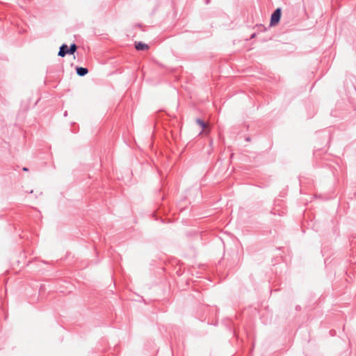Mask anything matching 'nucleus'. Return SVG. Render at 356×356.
Returning <instances> with one entry per match:
<instances>
[{"mask_svg": "<svg viewBox=\"0 0 356 356\" xmlns=\"http://www.w3.org/2000/svg\"><path fill=\"white\" fill-rule=\"evenodd\" d=\"M281 17H282V8H277L271 14L270 20V26H274L277 25L280 22Z\"/></svg>", "mask_w": 356, "mask_h": 356, "instance_id": "f257e3e1", "label": "nucleus"}, {"mask_svg": "<svg viewBox=\"0 0 356 356\" xmlns=\"http://www.w3.org/2000/svg\"><path fill=\"white\" fill-rule=\"evenodd\" d=\"M67 54H69V48L66 44H63L59 49V51L58 56L60 57H64Z\"/></svg>", "mask_w": 356, "mask_h": 356, "instance_id": "f03ea898", "label": "nucleus"}, {"mask_svg": "<svg viewBox=\"0 0 356 356\" xmlns=\"http://www.w3.org/2000/svg\"><path fill=\"white\" fill-rule=\"evenodd\" d=\"M135 48L137 51H145L149 49V46L143 42H136Z\"/></svg>", "mask_w": 356, "mask_h": 356, "instance_id": "7ed1b4c3", "label": "nucleus"}, {"mask_svg": "<svg viewBox=\"0 0 356 356\" xmlns=\"http://www.w3.org/2000/svg\"><path fill=\"white\" fill-rule=\"evenodd\" d=\"M76 72L80 76H84L88 73V70L86 67H76Z\"/></svg>", "mask_w": 356, "mask_h": 356, "instance_id": "20e7f679", "label": "nucleus"}, {"mask_svg": "<svg viewBox=\"0 0 356 356\" xmlns=\"http://www.w3.org/2000/svg\"><path fill=\"white\" fill-rule=\"evenodd\" d=\"M195 122H196L198 125H200V127L202 128V131H201V133H202V132L205 129V128L207 127V124H206V122H205L203 120H202V119H200V118H197V119L195 120Z\"/></svg>", "mask_w": 356, "mask_h": 356, "instance_id": "39448f33", "label": "nucleus"}, {"mask_svg": "<svg viewBox=\"0 0 356 356\" xmlns=\"http://www.w3.org/2000/svg\"><path fill=\"white\" fill-rule=\"evenodd\" d=\"M69 48V54H74V52L76 51L77 49V46L75 43H72L70 44V47H68Z\"/></svg>", "mask_w": 356, "mask_h": 356, "instance_id": "423d86ee", "label": "nucleus"}, {"mask_svg": "<svg viewBox=\"0 0 356 356\" xmlns=\"http://www.w3.org/2000/svg\"><path fill=\"white\" fill-rule=\"evenodd\" d=\"M257 26H258V28H259V29H262V30H261V31H266V29H266V27H264L262 24H259V26L257 25Z\"/></svg>", "mask_w": 356, "mask_h": 356, "instance_id": "0eeeda50", "label": "nucleus"}, {"mask_svg": "<svg viewBox=\"0 0 356 356\" xmlns=\"http://www.w3.org/2000/svg\"><path fill=\"white\" fill-rule=\"evenodd\" d=\"M245 140L246 142H250V141H251V138H250V136H246V137L245 138Z\"/></svg>", "mask_w": 356, "mask_h": 356, "instance_id": "6e6552de", "label": "nucleus"}, {"mask_svg": "<svg viewBox=\"0 0 356 356\" xmlns=\"http://www.w3.org/2000/svg\"><path fill=\"white\" fill-rule=\"evenodd\" d=\"M257 35V33H253L251 36H250V39H252V38H254Z\"/></svg>", "mask_w": 356, "mask_h": 356, "instance_id": "1a4fd4ad", "label": "nucleus"}, {"mask_svg": "<svg viewBox=\"0 0 356 356\" xmlns=\"http://www.w3.org/2000/svg\"><path fill=\"white\" fill-rule=\"evenodd\" d=\"M22 170H23V171H24V172H28V171H29V168H26V167H24V168H22Z\"/></svg>", "mask_w": 356, "mask_h": 356, "instance_id": "9d476101", "label": "nucleus"}, {"mask_svg": "<svg viewBox=\"0 0 356 356\" xmlns=\"http://www.w3.org/2000/svg\"><path fill=\"white\" fill-rule=\"evenodd\" d=\"M206 4H209L211 2V0H204Z\"/></svg>", "mask_w": 356, "mask_h": 356, "instance_id": "9b49d317", "label": "nucleus"}, {"mask_svg": "<svg viewBox=\"0 0 356 356\" xmlns=\"http://www.w3.org/2000/svg\"><path fill=\"white\" fill-rule=\"evenodd\" d=\"M63 115L66 117L67 115V111H65Z\"/></svg>", "mask_w": 356, "mask_h": 356, "instance_id": "f8f14e48", "label": "nucleus"}, {"mask_svg": "<svg viewBox=\"0 0 356 356\" xmlns=\"http://www.w3.org/2000/svg\"><path fill=\"white\" fill-rule=\"evenodd\" d=\"M299 308H300V307H299V306H297V307H296V309H297V310H298V309H299Z\"/></svg>", "mask_w": 356, "mask_h": 356, "instance_id": "ddd939ff", "label": "nucleus"}]
</instances>
